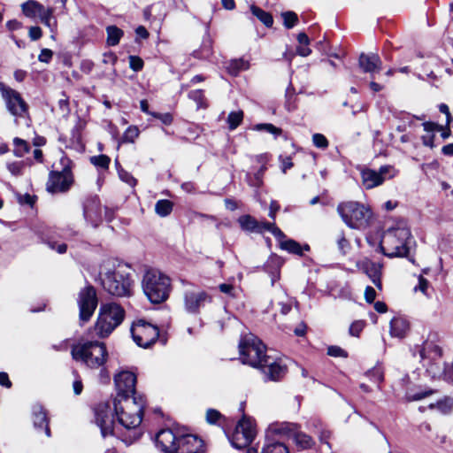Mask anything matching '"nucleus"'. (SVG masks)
<instances>
[{"mask_svg": "<svg viewBox=\"0 0 453 453\" xmlns=\"http://www.w3.org/2000/svg\"><path fill=\"white\" fill-rule=\"evenodd\" d=\"M145 403L143 396L114 398V411L119 424L132 433L128 437L122 439L127 445L133 443L141 436L137 428L142 420Z\"/></svg>", "mask_w": 453, "mask_h": 453, "instance_id": "obj_1", "label": "nucleus"}, {"mask_svg": "<svg viewBox=\"0 0 453 453\" xmlns=\"http://www.w3.org/2000/svg\"><path fill=\"white\" fill-rule=\"evenodd\" d=\"M73 358L90 369H101L100 377L103 382H107L110 376L104 365L108 358V350L104 342L98 341H80L72 347Z\"/></svg>", "mask_w": 453, "mask_h": 453, "instance_id": "obj_2", "label": "nucleus"}, {"mask_svg": "<svg viewBox=\"0 0 453 453\" xmlns=\"http://www.w3.org/2000/svg\"><path fill=\"white\" fill-rule=\"evenodd\" d=\"M100 279L104 289L113 296L128 297L133 294L134 280L130 269L126 265L102 273Z\"/></svg>", "mask_w": 453, "mask_h": 453, "instance_id": "obj_3", "label": "nucleus"}, {"mask_svg": "<svg viewBox=\"0 0 453 453\" xmlns=\"http://www.w3.org/2000/svg\"><path fill=\"white\" fill-rule=\"evenodd\" d=\"M410 237V229L403 223H398L384 231L380 249L387 257H404L409 252L407 241Z\"/></svg>", "mask_w": 453, "mask_h": 453, "instance_id": "obj_4", "label": "nucleus"}, {"mask_svg": "<svg viewBox=\"0 0 453 453\" xmlns=\"http://www.w3.org/2000/svg\"><path fill=\"white\" fill-rule=\"evenodd\" d=\"M142 288L152 303H161L169 297L171 280L159 270L149 269L143 274Z\"/></svg>", "mask_w": 453, "mask_h": 453, "instance_id": "obj_5", "label": "nucleus"}, {"mask_svg": "<svg viewBox=\"0 0 453 453\" xmlns=\"http://www.w3.org/2000/svg\"><path fill=\"white\" fill-rule=\"evenodd\" d=\"M337 212L349 227L357 230L366 229L373 216L369 205L355 201L339 203Z\"/></svg>", "mask_w": 453, "mask_h": 453, "instance_id": "obj_6", "label": "nucleus"}, {"mask_svg": "<svg viewBox=\"0 0 453 453\" xmlns=\"http://www.w3.org/2000/svg\"><path fill=\"white\" fill-rule=\"evenodd\" d=\"M125 310L117 303H103L95 325L99 338L108 337L124 320Z\"/></svg>", "mask_w": 453, "mask_h": 453, "instance_id": "obj_7", "label": "nucleus"}, {"mask_svg": "<svg viewBox=\"0 0 453 453\" xmlns=\"http://www.w3.org/2000/svg\"><path fill=\"white\" fill-rule=\"evenodd\" d=\"M242 362L255 368H262L268 363L265 344L254 334L242 337L239 342Z\"/></svg>", "mask_w": 453, "mask_h": 453, "instance_id": "obj_8", "label": "nucleus"}, {"mask_svg": "<svg viewBox=\"0 0 453 453\" xmlns=\"http://www.w3.org/2000/svg\"><path fill=\"white\" fill-rule=\"evenodd\" d=\"M63 168L61 171H50L46 184L50 193H64L70 189L73 183V175L71 169V161L66 157L60 159Z\"/></svg>", "mask_w": 453, "mask_h": 453, "instance_id": "obj_9", "label": "nucleus"}, {"mask_svg": "<svg viewBox=\"0 0 453 453\" xmlns=\"http://www.w3.org/2000/svg\"><path fill=\"white\" fill-rule=\"evenodd\" d=\"M0 92L7 111L15 118L18 123L19 119L28 118V104L17 90L0 83Z\"/></svg>", "mask_w": 453, "mask_h": 453, "instance_id": "obj_10", "label": "nucleus"}, {"mask_svg": "<svg viewBox=\"0 0 453 453\" xmlns=\"http://www.w3.org/2000/svg\"><path fill=\"white\" fill-rule=\"evenodd\" d=\"M423 365L426 367V372L434 379L441 378V349L432 342H426L419 351Z\"/></svg>", "mask_w": 453, "mask_h": 453, "instance_id": "obj_11", "label": "nucleus"}, {"mask_svg": "<svg viewBox=\"0 0 453 453\" xmlns=\"http://www.w3.org/2000/svg\"><path fill=\"white\" fill-rule=\"evenodd\" d=\"M398 171L392 165H382L378 171L365 168L361 170V181L362 185L366 189H372L383 184L387 180H391Z\"/></svg>", "mask_w": 453, "mask_h": 453, "instance_id": "obj_12", "label": "nucleus"}, {"mask_svg": "<svg viewBox=\"0 0 453 453\" xmlns=\"http://www.w3.org/2000/svg\"><path fill=\"white\" fill-rule=\"evenodd\" d=\"M212 302V297L204 290L191 287L183 292V305L189 314H199L206 304Z\"/></svg>", "mask_w": 453, "mask_h": 453, "instance_id": "obj_13", "label": "nucleus"}, {"mask_svg": "<svg viewBox=\"0 0 453 453\" xmlns=\"http://www.w3.org/2000/svg\"><path fill=\"white\" fill-rule=\"evenodd\" d=\"M134 342L142 348H149L156 342L159 336V330L144 320H139L131 327Z\"/></svg>", "mask_w": 453, "mask_h": 453, "instance_id": "obj_14", "label": "nucleus"}, {"mask_svg": "<svg viewBox=\"0 0 453 453\" xmlns=\"http://www.w3.org/2000/svg\"><path fill=\"white\" fill-rule=\"evenodd\" d=\"M255 435L256 432L252 421L243 418L236 425L229 440L233 447L242 449L251 443Z\"/></svg>", "mask_w": 453, "mask_h": 453, "instance_id": "obj_15", "label": "nucleus"}, {"mask_svg": "<svg viewBox=\"0 0 453 453\" xmlns=\"http://www.w3.org/2000/svg\"><path fill=\"white\" fill-rule=\"evenodd\" d=\"M79 317L82 323L90 319L97 306L96 289L92 286L82 288L78 296Z\"/></svg>", "mask_w": 453, "mask_h": 453, "instance_id": "obj_16", "label": "nucleus"}, {"mask_svg": "<svg viewBox=\"0 0 453 453\" xmlns=\"http://www.w3.org/2000/svg\"><path fill=\"white\" fill-rule=\"evenodd\" d=\"M95 422L100 428L104 438L115 434V423L110 405L106 403H98L95 409Z\"/></svg>", "mask_w": 453, "mask_h": 453, "instance_id": "obj_17", "label": "nucleus"}, {"mask_svg": "<svg viewBox=\"0 0 453 453\" xmlns=\"http://www.w3.org/2000/svg\"><path fill=\"white\" fill-rule=\"evenodd\" d=\"M114 383L117 390L115 398H132L142 396L135 391L136 376L132 372L121 371L114 376Z\"/></svg>", "mask_w": 453, "mask_h": 453, "instance_id": "obj_18", "label": "nucleus"}, {"mask_svg": "<svg viewBox=\"0 0 453 453\" xmlns=\"http://www.w3.org/2000/svg\"><path fill=\"white\" fill-rule=\"evenodd\" d=\"M175 453H204L203 441L194 434H181Z\"/></svg>", "mask_w": 453, "mask_h": 453, "instance_id": "obj_19", "label": "nucleus"}, {"mask_svg": "<svg viewBox=\"0 0 453 453\" xmlns=\"http://www.w3.org/2000/svg\"><path fill=\"white\" fill-rule=\"evenodd\" d=\"M180 436L171 429H162L156 436L157 446L163 453H175Z\"/></svg>", "mask_w": 453, "mask_h": 453, "instance_id": "obj_20", "label": "nucleus"}, {"mask_svg": "<svg viewBox=\"0 0 453 453\" xmlns=\"http://www.w3.org/2000/svg\"><path fill=\"white\" fill-rule=\"evenodd\" d=\"M358 65L364 73H370L372 77L375 73H379L382 68V61L378 54L362 53L358 58Z\"/></svg>", "mask_w": 453, "mask_h": 453, "instance_id": "obj_21", "label": "nucleus"}, {"mask_svg": "<svg viewBox=\"0 0 453 453\" xmlns=\"http://www.w3.org/2000/svg\"><path fill=\"white\" fill-rule=\"evenodd\" d=\"M83 215L87 221L96 226L101 221V204L98 197L88 198L83 206Z\"/></svg>", "mask_w": 453, "mask_h": 453, "instance_id": "obj_22", "label": "nucleus"}, {"mask_svg": "<svg viewBox=\"0 0 453 453\" xmlns=\"http://www.w3.org/2000/svg\"><path fill=\"white\" fill-rule=\"evenodd\" d=\"M360 269L371 279L372 283L381 288V265L369 259H365L359 264Z\"/></svg>", "mask_w": 453, "mask_h": 453, "instance_id": "obj_23", "label": "nucleus"}, {"mask_svg": "<svg viewBox=\"0 0 453 453\" xmlns=\"http://www.w3.org/2000/svg\"><path fill=\"white\" fill-rule=\"evenodd\" d=\"M283 261L278 256H271L265 263L263 269L271 277V284L273 286L280 277V268Z\"/></svg>", "mask_w": 453, "mask_h": 453, "instance_id": "obj_24", "label": "nucleus"}, {"mask_svg": "<svg viewBox=\"0 0 453 453\" xmlns=\"http://www.w3.org/2000/svg\"><path fill=\"white\" fill-rule=\"evenodd\" d=\"M247 453H289V450L285 443L265 437L261 452L257 449L250 448Z\"/></svg>", "mask_w": 453, "mask_h": 453, "instance_id": "obj_25", "label": "nucleus"}, {"mask_svg": "<svg viewBox=\"0 0 453 453\" xmlns=\"http://www.w3.org/2000/svg\"><path fill=\"white\" fill-rule=\"evenodd\" d=\"M296 423L282 422L274 423L269 426L265 437L271 438V435H287L291 438L292 434L296 429Z\"/></svg>", "mask_w": 453, "mask_h": 453, "instance_id": "obj_26", "label": "nucleus"}, {"mask_svg": "<svg viewBox=\"0 0 453 453\" xmlns=\"http://www.w3.org/2000/svg\"><path fill=\"white\" fill-rule=\"evenodd\" d=\"M33 423L35 428L44 429L45 434L50 437V430L48 424L47 414L42 406L35 404L33 407Z\"/></svg>", "mask_w": 453, "mask_h": 453, "instance_id": "obj_27", "label": "nucleus"}, {"mask_svg": "<svg viewBox=\"0 0 453 453\" xmlns=\"http://www.w3.org/2000/svg\"><path fill=\"white\" fill-rule=\"evenodd\" d=\"M291 438L293 439L296 446L300 449H310L315 445L314 439L300 430V426L297 424L296 431L292 434Z\"/></svg>", "mask_w": 453, "mask_h": 453, "instance_id": "obj_28", "label": "nucleus"}, {"mask_svg": "<svg viewBox=\"0 0 453 453\" xmlns=\"http://www.w3.org/2000/svg\"><path fill=\"white\" fill-rule=\"evenodd\" d=\"M409 329L408 321L402 317H395L390 321V334L393 337L403 338Z\"/></svg>", "mask_w": 453, "mask_h": 453, "instance_id": "obj_29", "label": "nucleus"}, {"mask_svg": "<svg viewBox=\"0 0 453 453\" xmlns=\"http://www.w3.org/2000/svg\"><path fill=\"white\" fill-rule=\"evenodd\" d=\"M270 359L269 357L266 365L261 369L266 368L264 372L271 380H279L285 373V368L276 362H271Z\"/></svg>", "mask_w": 453, "mask_h": 453, "instance_id": "obj_30", "label": "nucleus"}, {"mask_svg": "<svg viewBox=\"0 0 453 453\" xmlns=\"http://www.w3.org/2000/svg\"><path fill=\"white\" fill-rule=\"evenodd\" d=\"M424 130L427 133L426 134L421 137L422 142L425 146L433 148L434 147V131L441 130V127H439L437 124L433 122H425L423 123Z\"/></svg>", "mask_w": 453, "mask_h": 453, "instance_id": "obj_31", "label": "nucleus"}, {"mask_svg": "<svg viewBox=\"0 0 453 453\" xmlns=\"http://www.w3.org/2000/svg\"><path fill=\"white\" fill-rule=\"evenodd\" d=\"M238 223L240 224L242 229L245 231L262 233V228H260L259 222L250 215L241 216L238 219Z\"/></svg>", "mask_w": 453, "mask_h": 453, "instance_id": "obj_32", "label": "nucleus"}, {"mask_svg": "<svg viewBox=\"0 0 453 453\" xmlns=\"http://www.w3.org/2000/svg\"><path fill=\"white\" fill-rule=\"evenodd\" d=\"M46 8L40 3L30 0L22 4L23 13L27 17H35L40 16L42 12H44Z\"/></svg>", "mask_w": 453, "mask_h": 453, "instance_id": "obj_33", "label": "nucleus"}, {"mask_svg": "<svg viewBox=\"0 0 453 453\" xmlns=\"http://www.w3.org/2000/svg\"><path fill=\"white\" fill-rule=\"evenodd\" d=\"M280 248L281 250H287L288 252L291 254H296L298 256H303V250H309L310 247L309 245H304L303 248L297 242H296L293 239H288L285 241H281Z\"/></svg>", "mask_w": 453, "mask_h": 453, "instance_id": "obj_34", "label": "nucleus"}, {"mask_svg": "<svg viewBox=\"0 0 453 453\" xmlns=\"http://www.w3.org/2000/svg\"><path fill=\"white\" fill-rule=\"evenodd\" d=\"M250 67L249 62L243 58L231 60L227 66V72L234 76H236L241 71L247 70Z\"/></svg>", "mask_w": 453, "mask_h": 453, "instance_id": "obj_35", "label": "nucleus"}, {"mask_svg": "<svg viewBox=\"0 0 453 453\" xmlns=\"http://www.w3.org/2000/svg\"><path fill=\"white\" fill-rule=\"evenodd\" d=\"M54 10L51 7L46 8L39 16L42 22L50 28L52 33L57 29V19L53 17Z\"/></svg>", "mask_w": 453, "mask_h": 453, "instance_id": "obj_36", "label": "nucleus"}, {"mask_svg": "<svg viewBox=\"0 0 453 453\" xmlns=\"http://www.w3.org/2000/svg\"><path fill=\"white\" fill-rule=\"evenodd\" d=\"M107 32V44L110 46H115L119 44L121 37L123 36V31L116 26H109L106 28Z\"/></svg>", "mask_w": 453, "mask_h": 453, "instance_id": "obj_37", "label": "nucleus"}, {"mask_svg": "<svg viewBox=\"0 0 453 453\" xmlns=\"http://www.w3.org/2000/svg\"><path fill=\"white\" fill-rule=\"evenodd\" d=\"M173 203L170 200L161 199L155 204V211L160 217L168 216L173 211Z\"/></svg>", "mask_w": 453, "mask_h": 453, "instance_id": "obj_38", "label": "nucleus"}, {"mask_svg": "<svg viewBox=\"0 0 453 453\" xmlns=\"http://www.w3.org/2000/svg\"><path fill=\"white\" fill-rule=\"evenodd\" d=\"M251 12L254 16H256L263 24H265L267 27H270L273 26V16L260 9L259 7H257L255 5H252Z\"/></svg>", "mask_w": 453, "mask_h": 453, "instance_id": "obj_39", "label": "nucleus"}, {"mask_svg": "<svg viewBox=\"0 0 453 453\" xmlns=\"http://www.w3.org/2000/svg\"><path fill=\"white\" fill-rule=\"evenodd\" d=\"M365 375L371 381L377 384H380L384 380V370L380 365H377L371 370L367 371Z\"/></svg>", "mask_w": 453, "mask_h": 453, "instance_id": "obj_40", "label": "nucleus"}, {"mask_svg": "<svg viewBox=\"0 0 453 453\" xmlns=\"http://www.w3.org/2000/svg\"><path fill=\"white\" fill-rule=\"evenodd\" d=\"M14 144V154L19 157H24L30 150L28 143L20 138H15L13 140Z\"/></svg>", "mask_w": 453, "mask_h": 453, "instance_id": "obj_41", "label": "nucleus"}, {"mask_svg": "<svg viewBox=\"0 0 453 453\" xmlns=\"http://www.w3.org/2000/svg\"><path fill=\"white\" fill-rule=\"evenodd\" d=\"M242 111H231L227 116V124L230 130H234L242 121Z\"/></svg>", "mask_w": 453, "mask_h": 453, "instance_id": "obj_42", "label": "nucleus"}, {"mask_svg": "<svg viewBox=\"0 0 453 453\" xmlns=\"http://www.w3.org/2000/svg\"><path fill=\"white\" fill-rule=\"evenodd\" d=\"M89 161L96 167L106 170L109 168L111 158L108 156L102 154L91 157Z\"/></svg>", "mask_w": 453, "mask_h": 453, "instance_id": "obj_43", "label": "nucleus"}, {"mask_svg": "<svg viewBox=\"0 0 453 453\" xmlns=\"http://www.w3.org/2000/svg\"><path fill=\"white\" fill-rule=\"evenodd\" d=\"M266 170L265 165H262L260 169L253 175L247 174V180L252 187H260L263 184V175Z\"/></svg>", "mask_w": 453, "mask_h": 453, "instance_id": "obj_44", "label": "nucleus"}, {"mask_svg": "<svg viewBox=\"0 0 453 453\" xmlns=\"http://www.w3.org/2000/svg\"><path fill=\"white\" fill-rule=\"evenodd\" d=\"M254 129L257 131H265L272 134L274 137H277L282 134L281 128L277 127L271 123L257 124L254 127Z\"/></svg>", "mask_w": 453, "mask_h": 453, "instance_id": "obj_45", "label": "nucleus"}, {"mask_svg": "<svg viewBox=\"0 0 453 453\" xmlns=\"http://www.w3.org/2000/svg\"><path fill=\"white\" fill-rule=\"evenodd\" d=\"M282 18H283V24H284L285 27L288 29L294 27L298 21L297 14L294 12H283Z\"/></svg>", "mask_w": 453, "mask_h": 453, "instance_id": "obj_46", "label": "nucleus"}, {"mask_svg": "<svg viewBox=\"0 0 453 453\" xmlns=\"http://www.w3.org/2000/svg\"><path fill=\"white\" fill-rule=\"evenodd\" d=\"M140 131L136 126H130L125 131L122 141L124 142H134V140L139 136Z\"/></svg>", "mask_w": 453, "mask_h": 453, "instance_id": "obj_47", "label": "nucleus"}, {"mask_svg": "<svg viewBox=\"0 0 453 453\" xmlns=\"http://www.w3.org/2000/svg\"><path fill=\"white\" fill-rule=\"evenodd\" d=\"M336 243L339 251L345 255L350 250V243L346 239L343 232H340L337 235Z\"/></svg>", "mask_w": 453, "mask_h": 453, "instance_id": "obj_48", "label": "nucleus"}, {"mask_svg": "<svg viewBox=\"0 0 453 453\" xmlns=\"http://www.w3.org/2000/svg\"><path fill=\"white\" fill-rule=\"evenodd\" d=\"M188 97L196 103L197 108L206 107V104L204 103V95H203V90H201V89L191 90L188 93Z\"/></svg>", "mask_w": 453, "mask_h": 453, "instance_id": "obj_49", "label": "nucleus"}, {"mask_svg": "<svg viewBox=\"0 0 453 453\" xmlns=\"http://www.w3.org/2000/svg\"><path fill=\"white\" fill-rule=\"evenodd\" d=\"M435 405L442 413H449L453 408V399L450 397H445L444 399L438 401Z\"/></svg>", "mask_w": 453, "mask_h": 453, "instance_id": "obj_50", "label": "nucleus"}, {"mask_svg": "<svg viewBox=\"0 0 453 453\" xmlns=\"http://www.w3.org/2000/svg\"><path fill=\"white\" fill-rule=\"evenodd\" d=\"M318 435H319V441L323 445H325L327 448L328 450H331L332 447H331V444L329 442V439L331 438V435H332L331 432L326 426H324L318 433Z\"/></svg>", "mask_w": 453, "mask_h": 453, "instance_id": "obj_51", "label": "nucleus"}, {"mask_svg": "<svg viewBox=\"0 0 453 453\" xmlns=\"http://www.w3.org/2000/svg\"><path fill=\"white\" fill-rule=\"evenodd\" d=\"M312 142L319 149H326L329 144L326 136L321 134H314L312 135Z\"/></svg>", "mask_w": 453, "mask_h": 453, "instance_id": "obj_52", "label": "nucleus"}, {"mask_svg": "<svg viewBox=\"0 0 453 453\" xmlns=\"http://www.w3.org/2000/svg\"><path fill=\"white\" fill-rule=\"evenodd\" d=\"M365 326V322L364 320H356L354 321L349 329V334L352 336H359V334L362 332Z\"/></svg>", "mask_w": 453, "mask_h": 453, "instance_id": "obj_53", "label": "nucleus"}, {"mask_svg": "<svg viewBox=\"0 0 453 453\" xmlns=\"http://www.w3.org/2000/svg\"><path fill=\"white\" fill-rule=\"evenodd\" d=\"M441 378L453 385V364H443Z\"/></svg>", "mask_w": 453, "mask_h": 453, "instance_id": "obj_54", "label": "nucleus"}, {"mask_svg": "<svg viewBox=\"0 0 453 453\" xmlns=\"http://www.w3.org/2000/svg\"><path fill=\"white\" fill-rule=\"evenodd\" d=\"M221 418H222V415L217 410L209 409L206 411V421L209 424H216Z\"/></svg>", "mask_w": 453, "mask_h": 453, "instance_id": "obj_55", "label": "nucleus"}, {"mask_svg": "<svg viewBox=\"0 0 453 453\" xmlns=\"http://www.w3.org/2000/svg\"><path fill=\"white\" fill-rule=\"evenodd\" d=\"M129 66L134 72H139L143 67V60L137 56L129 57Z\"/></svg>", "mask_w": 453, "mask_h": 453, "instance_id": "obj_56", "label": "nucleus"}, {"mask_svg": "<svg viewBox=\"0 0 453 453\" xmlns=\"http://www.w3.org/2000/svg\"><path fill=\"white\" fill-rule=\"evenodd\" d=\"M151 116L159 119L164 125H171L173 123V115L169 112L166 113H159V112H151Z\"/></svg>", "mask_w": 453, "mask_h": 453, "instance_id": "obj_57", "label": "nucleus"}, {"mask_svg": "<svg viewBox=\"0 0 453 453\" xmlns=\"http://www.w3.org/2000/svg\"><path fill=\"white\" fill-rule=\"evenodd\" d=\"M429 281L422 275L418 276V284L414 288L415 291H420L425 296H428L427 289L429 288Z\"/></svg>", "mask_w": 453, "mask_h": 453, "instance_id": "obj_58", "label": "nucleus"}, {"mask_svg": "<svg viewBox=\"0 0 453 453\" xmlns=\"http://www.w3.org/2000/svg\"><path fill=\"white\" fill-rule=\"evenodd\" d=\"M119 176L121 180L127 183L129 186L134 187L136 185V180L127 171L119 170Z\"/></svg>", "mask_w": 453, "mask_h": 453, "instance_id": "obj_59", "label": "nucleus"}, {"mask_svg": "<svg viewBox=\"0 0 453 453\" xmlns=\"http://www.w3.org/2000/svg\"><path fill=\"white\" fill-rule=\"evenodd\" d=\"M433 393H434V390H425V391H420V392H418L415 394H408L406 398L410 402L418 401V400H421V399L432 395Z\"/></svg>", "mask_w": 453, "mask_h": 453, "instance_id": "obj_60", "label": "nucleus"}, {"mask_svg": "<svg viewBox=\"0 0 453 453\" xmlns=\"http://www.w3.org/2000/svg\"><path fill=\"white\" fill-rule=\"evenodd\" d=\"M327 354L331 357H347V352L338 346H330L327 349Z\"/></svg>", "mask_w": 453, "mask_h": 453, "instance_id": "obj_61", "label": "nucleus"}, {"mask_svg": "<svg viewBox=\"0 0 453 453\" xmlns=\"http://www.w3.org/2000/svg\"><path fill=\"white\" fill-rule=\"evenodd\" d=\"M324 426H326L318 418H311L307 422V427L314 431L316 434H318Z\"/></svg>", "mask_w": 453, "mask_h": 453, "instance_id": "obj_62", "label": "nucleus"}, {"mask_svg": "<svg viewBox=\"0 0 453 453\" xmlns=\"http://www.w3.org/2000/svg\"><path fill=\"white\" fill-rule=\"evenodd\" d=\"M52 56H53L52 50H50L49 49H42L38 57V59L40 62L49 63L51 60Z\"/></svg>", "mask_w": 453, "mask_h": 453, "instance_id": "obj_63", "label": "nucleus"}, {"mask_svg": "<svg viewBox=\"0 0 453 453\" xmlns=\"http://www.w3.org/2000/svg\"><path fill=\"white\" fill-rule=\"evenodd\" d=\"M365 301L369 303H372L374 302L376 298V291L372 287L367 286L365 290Z\"/></svg>", "mask_w": 453, "mask_h": 453, "instance_id": "obj_64", "label": "nucleus"}]
</instances>
